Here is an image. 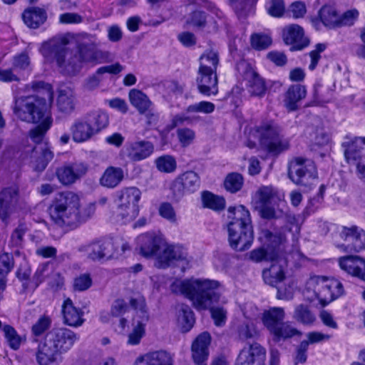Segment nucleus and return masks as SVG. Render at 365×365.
Listing matches in <instances>:
<instances>
[{
	"label": "nucleus",
	"instance_id": "39448f33",
	"mask_svg": "<svg viewBox=\"0 0 365 365\" xmlns=\"http://www.w3.org/2000/svg\"><path fill=\"white\" fill-rule=\"evenodd\" d=\"M79 339L72 330L65 328H54L48 331L43 341L38 344L36 359L39 365H51L56 362L58 355L66 353Z\"/></svg>",
	"mask_w": 365,
	"mask_h": 365
},
{
	"label": "nucleus",
	"instance_id": "7c9ffc66",
	"mask_svg": "<svg viewBox=\"0 0 365 365\" xmlns=\"http://www.w3.org/2000/svg\"><path fill=\"white\" fill-rule=\"evenodd\" d=\"M284 195L272 185H262L255 193L257 205H266L284 200Z\"/></svg>",
	"mask_w": 365,
	"mask_h": 365
},
{
	"label": "nucleus",
	"instance_id": "f3484780",
	"mask_svg": "<svg viewBox=\"0 0 365 365\" xmlns=\"http://www.w3.org/2000/svg\"><path fill=\"white\" fill-rule=\"evenodd\" d=\"M200 185L199 175L194 171H187L175 179L172 190L174 195L180 198L186 193L195 192L199 189Z\"/></svg>",
	"mask_w": 365,
	"mask_h": 365
},
{
	"label": "nucleus",
	"instance_id": "0eeeda50",
	"mask_svg": "<svg viewBox=\"0 0 365 365\" xmlns=\"http://www.w3.org/2000/svg\"><path fill=\"white\" fill-rule=\"evenodd\" d=\"M284 319L285 312L282 307H270L264 310L262 314V323L275 342L284 341L301 334V332L292 327L289 322H284Z\"/></svg>",
	"mask_w": 365,
	"mask_h": 365
},
{
	"label": "nucleus",
	"instance_id": "f03ea898",
	"mask_svg": "<svg viewBox=\"0 0 365 365\" xmlns=\"http://www.w3.org/2000/svg\"><path fill=\"white\" fill-rule=\"evenodd\" d=\"M219 286L217 281L210 279L186 280L173 285L178 287L180 293L190 299L197 310L210 309L215 325L221 327L225 324L226 311L220 307H212L220 299Z\"/></svg>",
	"mask_w": 365,
	"mask_h": 365
},
{
	"label": "nucleus",
	"instance_id": "e2e57ef3",
	"mask_svg": "<svg viewBox=\"0 0 365 365\" xmlns=\"http://www.w3.org/2000/svg\"><path fill=\"white\" fill-rule=\"evenodd\" d=\"M159 214L170 222H175L177 220L175 210L169 202H163L160 205Z\"/></svg>",
	"mask_w": 365,
	"mask_h": 365
},
{
	"label": "nucleus",
	"instance_id": "680f3d73",
	"mask_svg": "<svg viewBox=\"0 0 365 365\" xmlns=\"http://www.w3.org/2000/svg\"><path fill=\"white\" fill-rule=\"evenodd\" d=\"M358 16L359 12L356 9L349 10L342 16L339 15L338 27L353 25Z\"/></svg>",
	"mask_w": 365,
	"mask_h": 365
},
{
	"label": "nucleus",
	"instance_id": "a18cd8bd",
	"mask_svg": "<svg viewBox=\"0 0 365 365\" xmlns=\"http://www.w3.org/2000/svg\"><path fill=\"white\" fill-rule=\"evenodd\" d=\"M293 318L305 325L312 324L316 319L314 314L304 304H299L295 307Z\"/></svg>",
	"mask_w": 365,
	"mask_h": 365
},
{
	"label": "nucleus",
	"instance_id": "b1692460",
	"mask_svg": "<svg viewBox=\"0 0 365 365\" xmlns=\"http://www.w3.org/2000/svg\"><path fill=\"white\" fill-rule=\"evenodd\" d=\"M154 151L153 144L147 140H138L127 143L125 152L127 157L134 162L148 158Z\"/></svg>",
	"mask_w": 365,
	"mask_h": 365
},
{
	"label": "nucleus",
	"instance_id": "13d9d810",
	"mask_svg": "<svg viewBox=\"0 0 365 365\" xmlns=\"http://www.w3.org/2000/svg\"><path fill=\"white\" fill-rule=\"evenodd\" d=\"M187 23L192 26L202 29L207 23V16L204 11H195L190 14Z\"/></svg>",
	"mask_w": 365,
	"mask_h": 365
},
{
	"label": "nucleus",
	"instance_id": "72a5a7b5",
	"mask_svg": "<svg viewBox=\"0 0 365 365\" xmlns=\"http://www.w3.org/2000/svg\"><path fill=\"white\" fill-rule=\"evenodd\" d=\"M124 178V172L121 168L109 166L108 167L99 179L101 186L113 189L118 186Z\"/></svg>",
	"mask_w": 365,
	"mask_h": 365
},
{
	"label": "nucleus",
	"instance_id": "37998d69",
	"mask_svg": "<svg viewBox=\"0 0 365 365\" xmlns=\"http://www.w3.org/2000/svg\"><path fill=\"white\" fill-rule=\"evenodd\" d=\"M40 123L34 129L30 130L29 135L31 140L38 145L44 143L42 142L45 133L50 128L52 123L51 115H47L40 122Z\"/></svg>",
	"mask_w": 365,
	"mask_h": 365
},
{
	"label": "nucleus",
	"instance_id": "3c124183",
	"mask_svg": "<svg viewBox=\"0 0 365 365\" xmlns=\"http://www.w3.org/2000/svg\"><path fill=\"white\" fill-rule=\"evenodd\" d=\"M270 36L264 34H254L251 36V44L253 48L257 50L267 48L272 44Z\"/></svg>",
	"mask_w": 365,
	"mask_h": 365
},
{
	"label": "nucleus",
	"instance_id": "338daca9",
	"mask_svg": "<svg viewBox=\"0 0 365 365\" xmlns=\"http://www.w3.org/2000/svg\"><path fill=\"white\" fill-rule=\"evenodd\" d=\"M48 269V264H40L30 282L32 289H36L45 279V272Z\"/></svg>",
	"mask_w": 365,
	"mask_h": 365
},
{
	"label": "nucleus",
	"instance_id": "1a4fd4ad",
	"mask_svg": "<svg viewBox=\"0 0 365 365\" xmlns=\"http://www.w3.org/2000/svg\"><path fill=\"white\" fill-rule=\"evenodd\" d=\"M140 190L135 187H125L117 192L115 215L123 223L133 220L139 213Z\"/></svg>",
	"mask_w": 365,
	"mask_h": 365
},
{
	"label": "nucleus",
	"instance_id": "c85d7f7f",
	"mask_svg": "<svg viewBox=\"0 0 365 365\" xmlns=\"http://www.w3.org/2000/svg\"><path fill=\"white\" fill-rule=\"evenodd\" d=\"M63 323L68 326L78 327L84 322L83 312L76 308L71 299H67L62 305Z\"/></svg>",
	"mask_w": 365,
	"mask_h": 365
},
{
	"label": "nucleus",
	"instance_id": "69168bd1",
	"mask_svg": "<svg viewBox=\"0 0 365 365\" xmlns=\"http://www.w3.org/2000/svg\"><path fill=\"white\" fill-rule=\"evenodd\" d=\"M266 239V243L268 247L275 249L277 246L281 245L284 240V237L281 233L273 234L272 232L266 230L264 233Z\"/></svg>",
	"mask_w": 365,
	"mask_h": 365
},
{
	"label": "nucleus",
	"instance_id": "5fc2aeb1",
	"mask_svg": "<svg viewBox=\"0 0 365 365\" xmlns=\"http://www.w3.org/2000/svg\"><path fill=\"white\" fill-rule=\"evenodd\" d=\"M266 8L268 14L274 17H281L285 9L283 0H269Z\"/></svg>",
	"mask_w": 365,
	"mask_h": 365
},
{
	"label": "nucleus",
	"instance_id": "412c9836",
	"mask_svg": "<svg viewBox=\"0 0 365 365\" xmlns=\"http://www.w3.org/2000/svg\"><path fill=\"white\" fill-rule=\"evenodd\" d=\"M265 359V349L258 343H253L241 350L235 365H264Z\"/></svg>",
	"mask_w": 365,
	"mask_h": 365
},
{
	"label": "nucleus",
	"instance_id": "a211bd4d",
	"mask_svg": "<svg viewBox=\"0 0 365 365\" xmlns=\"http://www.w3.org/2000/svg\"><path fill=\"white\" fill-rule=\"evenodd\" d=\"M214 68L199 67L196 83L199 92L205 96L216 95L218 93V79Z\"/></svg>",
	"mask_w": 365,
	"mask_h": 365
},
{
	"label": "nucleus",
	"instance_id": "dca6fc26",
	"mask_svg": "<svg viewBox=\"0 0 365 365\" xmlns=\"http://www.w3.org/2000/svg\"><path fill=\"white\" fill-rule=\"evenodd\" d=\"M137 241L140 254L145 257L155 256L165 243L163 235L155 232L140 235Z\"/></svg>",
	"mask_w": 365,
	"mask_h": 365
},
{
	"label": "nucleus",
	"instance_id": "79ce46f5",
	"mask_svg": "<svg viewBox=\"0 0 365 365\" xmlns=\"http://www.w3.org/2000/svg\"><path fill=\"white\" fill-rule=\"evenodd\" d=\"M319 16L322 24L329 29L338 27L339 14L336 10L331 6H324L319 11Z\"/></svg>",
	"mask_w": 365,
	"mask_h": 365
},
{
	"label": "nucleus",
	"instance_id": "f257e3e1",
	"mask_svg": "<svg viewBox=\"0 0 365 365\" xmlns=\"http://www.w3.org/2000/svg\"><path fill=\"white\" fill-rule=\"evenodd\" d=\"M66 38L55 37L42 43L40 52L48 62L55 61L60 72L74 76L84 63H103L112 60L110 52L97 48L95 42L78 43L75 49L66 46Z\"/></svg>",
	"mask_w": 365,
	"mask_h": 365
},
{
	"label": "nucleus",
	"instance_id": "423d86ee",
	"mask_svg": "<svg viewBox=\"0 0 365 365\" xmlns=\"http://www.w3.org/2000/svg\"><path fill=\"white\" fill-rule=\"evenodd\" d=\"M227 212L230 245L236 250L244 251L250 247L254 239L250 212L243 205L230 207Z\"/></svg>",
	"mask_w": 365,
	"mask_h": 365
},
{
	"label": "nucleus",
	"instance_id": "cd10ccee",
	"mask_svg": "<svg viewBox=\"0 0 365 365\" xmlns=\"http://www.w3.org/2000/svg\"><path fill=\"white\" fill-rule=\"evenodd\" d=\"M53 156L51 147L48 143L35 146L33 150V157L36 158L31 162L33 168L37 172H42Z\"/></svg>",
	"mask_w": 365,
	"mask_h": 365
},
{
	"label": "nucleus",
	"instance_id": "20e7f679",
	"mask_svg": "<svg viewBox=\"0 0 365 365\" xmlns=\"http://www.w3.org/2000/svg\"><path fill=\"white\" fill-rule=\"evenodd\" d=\"M32 88L43 89L44 96H21L15 99L12 108L14 114L21 120L38 123L47 115H50L47 99L52 101L53 91L51 86L43 81L33 82Z\"/></svg>",
	"mask_w": 365,
	"mask_h": 365
},
{
	"label": "nucleus",
	"instance_id": "4c0bfd02",
	"mask_svg": "<svg viewBox=\"0 0 365 365\" xmlns=\"http://www.w3.org/2000/svg\"><path fill=\"white\" fill-rule=\"evenodd\" d=\"M262 277L266 284L275 287L283 282L285 275L282 267L273 263L269 268L263 270Z\"/></svg>",
	"mask_w": 365,
	"mask_h": 365
},
{
	"label": "nucleus",
	"instance_id": "ddd939ff",
	"mask_svg": "<svg viewBox=\"0 0 365 365\" xmlns=\"http://www.w3.org/2000/svg\"><path fill=\"white\" fill-rule=\"evenodd\" d=\"M315 282L314 294L324 307L342 296L344 293L341 282L336 279H329L324 277H319L316 279Z\"/></svg>",
	"mask_w": 365,
	"mask_h": 365
},
{
	"label": "nucleus",
	"instance_id": "052dcab7",
	"mask_svg": "<svg viewBox=\"0 0 365 365\" xmlns=\"http://www.w3.org/2000/svg\"><path fill=\"white\" fill-rule=\"evenodd\" d=\"M92 285V279L88 274H83L75 278L73 288L76 291L87 290Z\"/></svg>",
	"mask_w": 365,
	"mask_h": 365
},
{
	"label": "nucleus",
	"instance_id": "de8ad7c7",
	"mask_svg": "<svg viewBox=\"0 0 365 365\" xmlns=\"http://www.w3.org/2000/svg\"><path fill=\"white\" fill-rule=\"evenodd\" d=\"M218 64V53L213 50L206 51L200 58V67L206 66L207 68L217 71Z\"/></svg>",
	"mask_w": 365,
	"mask_h": 365
},
{
	"label": "nucleus",
	"instance_id": "9b49d317",
	"mask_svg": "<svg viewBox=\"0 0 365 365\" xmlns=\"http://www.w3.org/2000/svg\"><path fill=\"white\" fill-rule=\"evenodd\" d=\"M130 307L135 310L133 318V329L128 335L127 344L131 346L138 345L145 334V325L149 315L145 309V302L143 298L130 299Z\"/></svg>",
	"mask_w": 365,
	"mask_h": 365
},
{
	"label": "nucleus",
	"instance_id": "6ab92c4d",
	"mask_svg": "<svg viewBox=\"0 0 365 365\" xmlns=\"http://www.w3.org/2000/svg\"><path fill=\"white\" fill-rule=\"evenodd\" d=\"M282 39L285 44L290 45L291 51H301L309 46V40L298 24H289L282 29Z\"/></svg>",
	"mask_w": 365,
	"mask_h": 365
},
{
	"label": "nucleus",
	"instance_id": "2f4dec72",
	"mask_svg": "<svg viewBox=\"0 0 365 365\" xmlns=\"http://www.w3.org/2000/svg\"><path fill=\"white\" fill-rule=\"evenodd\" d=\"M72 139L76 143H83L95 135L84 117L74 120L70 128Z\"/></svg>",
	"mask_w": 365,
	"mask_h": 365
},
{
	"label": "nucleus",
	"instance_id": "4d7b16f0",
	"mask_svg": "<svg viewBox=\"0 0 365 365\" xmlns=\"http://www.w3.org/2000/svg\"><path fill=\"white\" fill-rule=\"evenodd\" d=\"M177 136L182 147H187L195 138V132L187 128H180L177 130Z\"/></svg>",
	"mask_w": 365,
	"mask_h": 365
},
{
	"label": "nucleus",
	"instance_id": "c9c22d12",
	"mask_svg": "<svg viewBox=\"0 0 365 365\" xmlns=\"http://www.w3.org/2000/svg\"><path fill=\"white\" fill-rule=\"evenodd\" d=\"M95 135L105 129L109 123L106 113L101 110H92L83 115Z\"/></svg>",
	"mask_w": 365,
	"mask_h": 365
},
{
	"label": "nucleus",
	"instance_id": "ea45409f",
	"mask_svg": "<svg viewBox=\"0 0 365 365\" xmlns=\"http://www.w3.org/2000/svg\"><path fill=\"white\" fill-rule=\"evenodd\" d=\"M194 313L188 305L182 304L178 314V323L182 332L189 331L195 324Z\"/></svg>",
	"mask_w": 365,
	"mask_h": 365
},
{
	"label": "nucleus",
	"instance_id": "09e8293b",
	"mask_svg": "<svg viewBox=\"0 0 365 365\" xmlns=\"http://www.w3.org/2000/svg\"><path fill=\"white\" fill-rule=\"evenodd\" d=\"M27 232V227L24 224H20L12 232L9 245L12 247L21 248L24 245V237Z\"/></svg>",
	"mask_w": 365,
	"mask_h": 365
},
{
	"label": "nucleus",
	"instance_id": "774afa93",
	"mask_svg": "<svg viewBox=\"0 0 365 365\" xmlns=\"http://www.w3.org/2000/svg\"><path fill=\"white\" fill-rule=\"evenodd\" d=\"M267 57L277 66H284L287 62V56L281 51H270L267 53Z\"/></svg>",
	"mask_w": 365,
	"mask_h": 365
},
{
	"label": "nucleus",
	"instance_id": "bb28decb",
	"mask_svg": "<svg viewBox=\"0 0 365 365\" xmlns=\"http://www.w3.org/2000/svg\"><path fill=\"white\" fill-rule=\"evenodd\" d=\"M307 89L301 84L291 85L284 95V106L289 112L299 109V103L305 98Z\"/></svg>",
	"mask_w": 365,
	"mask_h": 365
},
{
	"label": "nucleus",
	"instance_id": "5701e85b",
	"mask_svg": "<svg viewBox=\"0 0 365 365\" xmlns=\"http://www.w3.org/2000/svg\"><path fill=\"white\" fill-rule=\"evenodd\" d=\"M178 261L188 262L186 250L179 245L167 246L157 259L158 267L163 269Z\"/></svg>",
	"mask_w": 365,
	"mask_h": 365
},
{
	"label": "nucleus",
	"instance_id": "f8f14e48",
	"mask_svg": "<svg viewBox=\"0 0 365 365\" xmlns=\"http://www.w3.org/2000/svg\"><path fill=\"white\" fill-rule=\"evenodd\" d=\"M239 75L246 81L248 93L252 96L262 98L267 91L265 80L247 61L242 60L236 64Z\"/></svg>",
	"mask_w": 365,
	"mask_h": 365
},
{
	"label": "nucleus",
	"instance_id": "9d476101",
	"mask_svg": "<svg viewBox=\"0 0 365 365\" xmlns=\"http://www.w3.org/2000/svg\"><path fill=\"white\" fill-rule=\"evenodd\" d=\"M288 177L297 185L311 188L317 178V170L311 160L297 157L288 165Z\"/></svg>",
	"mask_w": 365,
	"mask_h": 365
},
{
	"label": "nucleus",
	"instance_id": "8fccbe9b",
	"mask_svg": "<svg viewBox=\"0 0 365 365\" xmlns=\"http://www.w3.org/2000/svg\"><path fill=\"white\" fill-rule=\"evenodd\" d=\"M157 168L164 173H172L176 169V161L171 155H163L155 160Z\"/></svg>",
	"mask_w": 365,
	"mask_h": 365
},
{
	"label": "nucleus",
	"instance_id": "a878e982",
	"mask_svg": "<svg viewBox=\"0 0 365 365\" xmlns=\"http://www.w3.org/2000/svg\"><path fill=\"white\" fill-rule=\"evenodd\" d=\"M18 190L7 187L0 192V218L5 221L13 212L18 201Z\"/></svg>",
	"mask_w": 365,
	"mask_h": 365
},
{
	"label": "nucleus",
	"instance_id": "7ed1b4c3",
	"mask_svg": "<svg viewBox=\"0 0 365 365\" xmlns=\"http://www.w3.org/2000/svg\"><path fill=\"white\" fill-rule=\"evenodd\" d=\"M91 205L81 209L79 196L71 191H63L55 195L48 207L51 220L61 227L76 228L87 220L94 212Z\"/></svg>",
	"mask_w": 365,
	"mask_h": 365
},
{
	"label": "nucleus",
	"instance_id": "6e6552de",
	"mask_svg": "<svg viewBox=\"0 0 365 365\" xmlns=\"http://www.w3.org/2000/svg\"><path fill=\"white\" fill-rule=\"evenodd\" d=\"M259 143L262 148L273 155H278L289 147V140L282 134V128L271 121L257 127Z\"/></svg>",
	"mask_w": 365,
	"mask_h": 365
},
{
	"label": "nucleus",
	"instance_id": "393cba45",
	"mask_svg": "<svg viewBox=\"0 0 365 365\" xmlns=\"http://www.w3.org/2000/svg\"><path fill=\"white\" fill-rule=\"evenodd\" d=\"M339 264L348 274L365 281V260L363 258L354 255L341 257L339 259Z\"/></svg>",
	"mask_w": 365,
	"mask_h": 365
},
{
	"label": "nucleus",
	"instance_id": "603ef678",
	"mask_svg": "<svg viewBox=\"0 0 365 365\" xmlns=\"http://www.w3.org/2000/svg\"><path fill=\"white\" fill-rule=\"evenodd\" d=\"M215 106L209 101H200L197 103L190 105L187 107L185 111L187 113H202L209 114L215 110Z\"/></svg>",
	"mask_w": 365,
	"mask_h": 365
},
{
	"label": "nucleus",
	"instance_id": "e433bc0d",
	"mask_svg": "<svg viewBox=\"0 0 365 365\" xmlns=\"http://www.w3.org/2000/svg\"><path fill=\"white\" fill-rule=\"evenodd\" d=\"M57 108L61 113L68 114L75 108V95L69 88H61L57 98Z\"/></svg>",
	"mask_w": 365,
	"mask_h": 365
},
{
	"label": "nucleus",
	"instance_id": "c756f323",
	"mask_svg": "<svg viewBox=\"0 0 365 365\" xmlns=\"http://www.w3.org/2000/svg\"><path fill=\"white\" fill-rule=\"evenodd\" d=\"M88 257L93 260L109 259L114 257L115 247L110 241L93 242L88 248Z\"/></svg>",
	"mask_w": 365,
	"mask_h": 365
},
{
	"label": "nucleus",
	"instance_id": "4be33fe9",
	"mask_svg": "<svg viewBox=\"0 0 365 365\" xmlns=\"http://www.w3.org/2000/svg\"><path fill=\"white\" fill-rule=\"evenodd\" d=\"M210 342L211 336L207 332H202L193 341L191 351L195 365H207Z\"/></svg>",
	"mask_w": 365,
	"mask_h": 365
},
{
	"label": "nucleus",
	"instance_id": "a19ab883",
	"mask_svg": "<svg viewBox=\"0 0 365 365\" xmlns=\"http://www.w3.org/2000/svg\"><path fill=\"white\" fill-rule=\"evenodd\" d=\"M128 96L131 105L134 106L139 113L148 110V108L153 106L148 97L140 90H130Z\"/></svg>",
	"mask_w": 365,
	"mask_h": 365
},
{
	"label": "nucleus",
	"instance_id": "0e129e2a",
	"mask_svg": "<svg viewBox=\"0 0 365 365\" xmlns=\"http://www.w3.org/2000/svg\"><path fill=\"white\" fill-rule=\"evenodd\" d=\"M13 256L9 253H3L0 255V272L6 275L14 267Z\"/></svg>",
	"mask_w": 365,
	"mask_h": 365
},
{
	"label": "nucleus",
	"instance_id": "bf43d9fd",
	"mask_svg": "<svg viewBox=\"0 0 365 365\" xmlns=\"http://www.w3.org/2000/svg\"><path fill=\"white\" fill-rule=\"evenodd\" d=\"M12 66V68L15 71H25L28 69L30 66V59L29 56L25 53L15 56L13 59Z\"/></svg>",
	"mask_w": 365,
	"mask_h": 365
},
{
	"label": "nucleus",
	"instance_id": "6e6d98bb",
	"mask_svg": "<svg viewBox=\"0 0 365 365\" xmlns=\"http://www.w3.org/2000/svg\"><path fill=\"white\" fill-rule=\"evenodd\" d=\"M239 338L242 341L251 339H255L258 336V332L252 324H243L238 328Z\"/></svg>",
	"mask_w": 365,
	"mask_h": 365
},
{
	"label": "nucleus",
	"instance_id": "58836bf2",
	"mask_svg": "<svg viewBox=\"0 0 365 365\" xmlns=\"http://www.w3.org/2000/svg\"><path fill=\"white\" fill-rule=\"evenodd\" d=\"M201 199L204 207L215 212H220L225 208L226 202L223 197L213 194L210 191H203Z\"/></svg>",
	"mask_w": 365,
	"mask_h": 365
},
{
	"label": "nucleus",
	"instance_id": "864d4df0",
	"mask_svg": "<svg viewBox=\"0 0 365 365\" xmlns=\"http://www.w3.org/2000/svg\"><path fill=\"white\" fill-rule=\"evenodd\" d=\"M51 325V319L48 316L43 315L32 326L31 332L36 336H41Z\"/></svg>",
	"mask_w": 365,
	"mask_h": 365
},
{
	"label": "nucleus",
	"instance_id": "2eb2a0df",
	"mask_svg": "<svg viewBox=\"0 0 365 365\" xmlns=\"http://www.w3.org/2000/svg\"><path fill=\"white\" fill-rule=\"evenodd\" d=\"M342 147L346 162L356 166V174L360 179H365V177H361L359 171V165H362L365 159V138L356 137L345 141Z\"/></svg>",
	"mask_w": 365,
	"mask_h": 365
},
{
	"label": "nucleus",
	"instance_id": "c03bdc74",
	"mask_svg": "<svg viewBox=\"0 0 365 365\" xmlns=\"http://www.w3.org/2000/svg\"><path fill=\"white\" fill-rule=\"evenodd\" d=\"M2 331L9 346L13 350H18L22 342L25 341V339L19 335L16 329L11 325H4Z\"/></svg>",
	"mask_w": 365,
	"mask_h": 365
},
{
	"label": "nucleus",
	"instance_id": "49530a36",
	"mask_svg": "<svg viewBox=\"0 0 365 365\" xmlns=\"http://www.w3.org/2000/svg\"><path fill=\"white\" fill-rule=\"evenodd\" d=\"M243 182L244 179L241 174L237 173H230L225 180V188L232 193L237 192L242 188Z\"/></svg>",
	"mask_w": 365,
	"mask_h": 365
},
{
	"label": "nucleus",
	"instance_id": "4468645a",
	"mask_svg": "<svg viewBox=\"0 0 365 365\" xmlns=\"http://www.w3.org/2000/svg\"><path fill=\"white\" fill-rule=\"evenodd\" d=\"M339 235L344 243L337 247L344 252H359L365 249V232L357 226L343 227Z\"/></svg>",
	"mask_w": 365,
	"mask_h": 365
},
{
	"label": "nucleus",
	"instance_id": "f704fd0d",
	"mask_svg": "<svg viewBox=\"0 0 365 365\" xmlns=\"http://www.w3.org/2000/svg\"><path fill=\"white\" fill-rule=\"evenodd\" d=\"M22 19L28 27L37 29L46 21L47 13L43 9L30 7L24 10L22 14Z\"/></svg>",
	"mask_w": 365,
	"mask_h": 365
},
{
	"label": "nucleus",
	"instance_id": "aec40b11",
	"mask_svg": "<svg viewBox=\"0 0 365 365\" xmlns=\"http://www.w3.org/2000/svg\"><path fill=\"white\" fill-rule=\"evenodd\" d=\"M88 170L87 164L83 162H75L58 168L56 173L61 184L70 185L84 176Z\"/></svg>",
	"mask_w": 365,
	"mask_h": 365
},
{
	"label": "nucleus",
	"instance_id": "473e14b6",
	"mask_svg": "<svg viewBox=\"0 0 365 365\" xmlns=\"http://www.w3.org/2000/svg\"><path fill=\"white\" fill-rule=\"evenodd\" d=\"M172 362L171 355L165 351L149 352L135 360L136 365H170Z\"/></svg>",
	"mask_w": 365,
	"mask_h": 365
}]
</instances>
